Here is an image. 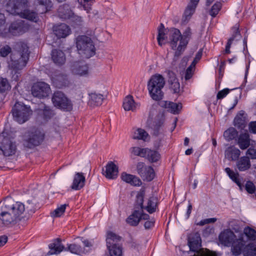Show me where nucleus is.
Listing matches in <instances>:
<instances>
[{"instance_id": "obj_1", "label": "nucleus", "mask_w": 256, "mask_h": 256, "mask_svg": "<svg viewBox=\"0 0 256 256\" xmlns=\"http://www.w3.org/2000/svg\"><path fill=\"white\" fill-rule=\"evenodd\" d=\"M16 48L17 50L11 54L8 62L9 67L15 70H20L26 66L30 55L28 47L24 42H18Z\"/></svg>"}, {"instance_id": "obj_2", "label": "nucleus", "mask_w": 256, "mask_h": 256, "mask_svg": "<svg viewBox=\"0 0 256 256\" xmlns=\"http://www.w3.org/2000/svg\"><path fill=\"white\" fill-rule=\"evenodd\" d=\"M27 2V0H8L6 5L7 10L13 14L20 12L24 18L36 22L38 20V14L34 11L24 10Z\"/></svg>"}, {"instance_id": "obj_3", "label": "nucleus", "mask_w": 256, "mask_h": 256, "mask_svg": "<svg viewBox=\"0 0 256 256\" xmlns=\"http://www.w3.org/2000/svg\"><path fill=\"white\" fill-rule=\"evenodd\" d=\"M165 85V80L162 75L156 74L152 75L148 82V89L152 98L154 100H161L164 96L162 89Z\"/></svg>"}, {"instance_id": "obj_4", "label": "nucleus", "mask_w": 256, "mask_h": 256, "mask_svg": "<svg viewBox=\"0 0 256 256\" xmlns=\"http://www.w3.org/2000/svg\"><path fill=\"white\" fill-rule=\"evenodd\" d=\"M76 46L78 54L82 57L89 58L96 54V48L92 38L86 36H78Z\"/></svg>"}, {"instance_id": "obj_5", "label": "nucleus", "mask_w": 256, "mask_h": 256, "mask_svg": "<svg viewBox=\"0 0 256 256\" xmlns=\"http://www.w3.org/2000/svg\"><path fill=\"white\" fill-rule=\"evenodd\" d=\"M16 150V142H13L10 134L3 131L0 134V150L6 156L15 154Z\"/></svg>"}, {"instance_id": "obj_6", "label": "nucleus", "mask_w": 256, "mask_h": 256, "mask_svg": "<svg viewBox=\"0 0 256 256\" xmlns=\"http://www.w3.org/2000/svg\"><path fill=\"white\" fill-rule=\"evenodd\" d=\"M121 238L112 232L107 234L106 246L108 250V256H122V248L118 242Z\"/></svg>"}, {"instance_id": "obj_7", "label": "nucleus", "mask_w": 256, "mask_h": 256, "mask_svg": "<svg viewBox=\"0 0 256 256\" xmlns=\"http://www.w3.org/2000/svg\"><path fill=\"white\" fill-rule=\"evenodd\" d=\"M12 112L14 120L22 124L29 119L32 111L30 106L16 102L12 108Z\"/></svg>"}, {"instance_id": "obj_8", "label": "nucleus", "mask_w": 256, "mask_h": 256, "mask_svg": "<svg viewBox=\"0 0 256 256\" xmlns=\"http://www.w3.org/2000/svg\"><path fill=\"white\" fill-rule=\"evenodd\" d=\"M2 204L4 206V209L8 210L18 221L23 217L22 214L26 210L25 205L23 203L16 202L10 197H7Z\"/></svg>"}, {"instance_id": "obj_9", "label": "nucleus", "mask_w": 256, "mask_h": 256, "mask_svg": "<svg viewBox=\"0 0 256 256\" xmlns=\"http://www.w3.org/2000/svg\"><path fill=\"white\" fill-rule=\"evenodd\" d=\"M55 107L66 112H70L72 109V104L70 100L62 92H55L52 98Z\"/></svg>"}, {"instance_id": "obj_10", "label": "nucleus", "mask_w": 256, "mask_h": 256, "mask_svg": "<svg viewBox=\"0 0 256 256\" xmlns=\"http://www.w3.org/2000/svg\"><path fill=\"white\" fill-rule=\"evenodd\" d=\"M45 134L42 130L36 129L30 131L28 137L24 140V146L29 148H33L40 145L44 141Z\"/></svg>"}, {"instance_id": "obj_11", "label": "nucleus", "mask_w": 256, "mask_h": 256, "mask_svg": "<svg viewBox=\"0 0 256 256\" xmlns=\"http://www.w3.org/2000/svg\"><path fill=\"white\" fill-rule=\"evenodd\" d=\"M18 222L8 210L4 209V206L2 204L0 208V226L10 227Z\"/></svg>"}, {"instance_id": "obj_12", "label": "nucleus", "mask_w": 256, "mask_h": 256, "mask_svg": "<svg viewBox=\"0 0 256 256\" xmlns=\"http://www.w3.org/2000/svg\"><path fill=\"white\" fill-rule=\"evenodd\" d=\"M138 174L144 180L152 181L155 176L154 170L151 166H146L144 163L139 162L136 166Z\"/></svg>"}, {"instance_id": "obj_13", "label": "nucleus", "mask_w": 256, "mask_h": 256, "mask_svg": "<svg viewBox=\"0 0 256 256\" xmlns=\"http://www.w3.org/2000/svg\"><path fill=\"white\" fill-rule=\"evenodd\" d=\"M50 90L48 84L44 82H38L34 84L32 88V95L38 98H44L47 97Z\"/></svg>"}, {"instance_id": "obj_14", "label": "nucleus", "mask_w": 256, "mask_h": 256, "mask_svg": "<svg viewBox=\"0 0 256 256\" xmlns=\"http://www.w3.org/2000/svg\"><path fill=\"white\" fill-rule=\"evenodd\" d=\"M192 32L190 27L186 28L182 34H181L180 42L178 45V50L174 53L175 57H179L184 52L192 38Z\"/></svg>"}, {"instance_id": "obj_15", "label": "nucleus", "mask_w": 256, "mask_h": 256, "mask_svg": "<svg viewBox=\"0 0 256 256\" xmlns=\"http://www.w3.org/2000/svg\"><path fill=\"white\" fill-rule=\"evenodd\" d=\"M170 44L172 50H175L176 52L178 50V42L179 43L181 40V32L180 30L176 28H172L169 34Z\"/></svg>"}, {"instance_id": "obj_16", "label": "nucleus", "mask_w": 256, "mask_h": 256, "mask_svg": "<svg viewBox=\"0 0 256 256\" xmlns=\"http://www.w3.org/2000/svg\"><path fill=\"white\" fill-rule=\"evenodd\" d=\"M50 251L47 253V255L58 254H60L63 250L66 251L64 246L62 244V240L60 238H57L52 240V242L48 245Z\"/></svg>"}, {"instance_id": "obj_17", "label": "nucleus", "mask_w": 256, "mask_h": 256, "mask_svg": "<svg viewBox=\"0 0 256 256\" xmlns=\"http://www.w3.org/2000/svg\"><path fill=\"white\" fill-rule=\"evenodd\" d=\"M86 178L82 172H76L74 175L73 182L70 186L72 189L78 190L83 188L85 185Z\"/></svg>"}, {"instance_id": "obj_18", "label": "nucleus", "mask_w": 256, "mask_h": 256, "mask_svg": "<svg viewBox=\"0 0 256 256\" xmlns=\"http://www.w3.org/2000/svg\"><path fill=\"white\" fill-rule=\"evenodd\" d=\"M54 110L49 106L44 104L42 108L38 110V116L44 122H47L55 115Z\"/></svg>"}, {"instance_id": "obj_19", "label": "nucleus", "mask_w": 256, "mask_h": 256, "mask_svg": "<svg viewBox=\"0 0 256 256\" xmlns=\"http://www.w3.org/2000/svg\"><path fill=\"white\" fill-rule=\"evenodd\" d=\"M53 30L58 38H66L70 34L71 32L69 26L64 24L54 26Z\"/></svg>"}, {"instance_id": "obj_20", "label": "nucleus", "mask_w": 256, "mask_h": 256, "mask_svg": "<svg viewBox=\"0 0 256 256\" xmlns=\"http://www.w3.org/2000/svg\"><path fill=\"white\" fill-rule=\"evenodd\" d=\"M118 172V166L112 162H110L106 166V171L104 174L108 179H115Z\"/></svg>"}, {"instance_id": "obj_21", "label": "nucleus", "mask_w": 256, "mask_h": 256, "mask_svg": "<svg viewBox=\"0 0 256 256\" xmlns=\"http://www.w3.org/2000/svg\"><path fill=\"white\" fill-rule=\"evenodd\" d=\"M240 154V150L234 146H230L224 151L225 158L230 161L238 160Z\"/></svg>"}, {"instance_id": "obj_22", "label": "nucleus", "mask_w": 256, "mask_h": 256, "mask_svg": "<svg viewBox=\"0 0 256 256\" xmlns=\"http://www.w3.org/2000/svg\"><path fill=\"white\" fill-rule=\"evenodd\" d=\"M158 207V200L157 197L150 196L144 206V210H146L149 214H152L157 211Z\"/></svg>"}, {"instance_id": "obj_23", "label": "nucleus", "mask_w": 256, "mask_h": 256, "mask_svg": "<svg viewBox=\"0 0 256 256\" xmlns=\"http://www.w3.org/2000/svg\"><path fill=\"white\" fill-rule=\"evenodd\" d=\"M246 114L244 110H240L234 118V123L238 129H244L246 125Z\"/></svg>"}, {"instance_id": "obj_24", "label": "nucleus", "mask_w": 256, "mask_h": 256, "mask_svg": "<svg viewBox=\"0 0 256 256\" xmlns=\"http://www.w3.org/2000/svg\"><path fill=\"white\" fill-rule=\"evenodd\" d=\"M58 16L64 20H69L74 14L68 4H64L60 6L58 10Z\"/></svg>"}, {"instance_id": "obj_25", "label": "nucleus", "mask_w": 256, "mask_h": 256, "mask_svg": "<svg viewBox=\"0 0 256 256\" xmlns=\"http://www.w3.org/2000/svg\"><path fill=\"white\" fill-rule=\"evenodd\" d=\"M201 238L200 234L196 233L190 236L188 240V244L191 250L196 252L201 246Z\"/></svg>"}, {"instance_id": "obj_26", "label": "nucleus", "mask_w": 256, "mask_h": 256, "mask_svg": "<svg viewBox=\"0 0 256 256\" xmlns=\"http://www.w3.org/2000/svg\"><path fill=\"white\" fill-rule=\"evenodd\" d=\"M88 104L90 106H97L102 105L104 99V96L102 94L96 92H91L88 94Z\"/></svg>"}, {"instance_id": "obj_27", "label": "nucleus", "mask_w": 256, "mask_h": 256, "mask_svg": "<svg viewBox=\"0 0 256 256\" xmlns=\"http://www.w3.org/2000/svg\"><path fill=\"white\" fill-rule=\"evenodd\" d=\"M51 55L52 58L56 64L61 66L65 62V54L62 50L54 49L52 51Z\"/></svg>"}, {"instance_id": "obj_28", "label": "nucleus", "mask_w": 256, "mask_h": 256, "mask_svg": "<svg viewBox=\"0 0 256 256\" xmlns=\"http://www.w3.org/2000/svg\"><path fill=\"white\" fill-rule=\"evenodd\" d=\"M121 178L123 181L134 186H140L142 183L138 177L126 172L122 174Z\"/></svg>"}, {"instance_id": "obj_29", "label": "nucleus", "mask_w": 256, "mask_h": 256, "mask_svg": "<svg viewBox=\"0 0 256 256\" xmlns=\"http://www.w3.org/2000/svg\"><path fill=\"white\" fill-rule=\"evenodd\" d=\"M66 251H69L72 254L78 255H82L88 252L86 248L76 243L68 244V246L66 248Z\"/></svg>"}, {"instance_id": "obj_30", "label": "nucleus", "mask_w": 256, "mask_h": 256, "mask_svg": "<svg viewBox=\"0 0 256 256\" xmlns=\"http://www.w3.org/2000/svg\"><path fill=\"white\" fill-rule=\"evenodd\" d=\"M238 144L240 149H246L250 145L249 134L246 132L240 134L238 138Z\"/></svg>"}, {"instance_id": "obj_31", "label": "nucleus", "mask_w": 256, "mask_h": 256, "mask_svg": "<svg viewBox=\"0 0 256 256\" xmlns=\"http://www.w3.org/2000/svg\"><path fill=\"white\" fill-rule=\"evenodd\" d=\"M132 138L134 140H142L146 142L150 139L148 134L144 129L137 128L134 129Z\"/></svg>"}, {"instance_id": "obj_32", "label": "nucleus", "mask_w": 256, "mask_h": 256, "mask_svg": "<svg viewBox=\"0 0 256 256\" xmlns=\"http://www.w3.org/2000/svg\"><path fill=\"white\" fill-rule=\"evenodd\" d=\"M236 160V166L240 172L248 170L251 166L250 158L248 156H242Z\"/></svg>"}, {"instance_id": "obj_33", "label": "nucleus", "mask_w": 256, "mask_h": 256, "mask_svg": "<svg viewBox=\"0 0 256 256\" xmlns=\"http://www.w3.org/2000/svg\"><path fill=\"white\" fill-rule=\"evenodd\" d=\"M145 193V190L144 188H141L137 193L134 203V210H140L142 212L144 206V201Z\"/></svg>"}, {"instance_id": "obj_34", "label": "nucleus", "mask_w": 256, "mask_h": 256, "mask_svg": "<svg viewBox=\"0 0 256 256\" xmlns=\"http://www.w3.org/2000/svg\"><path fill=\"white\" fill-rule=\"evenodd\" d=\"M196 6L190 4H188L186 6L182 17V22L187 23L192 18V16L194 14Z\"/></svg>"}, {"instance_id": "obj_35", "label": "nucleus", "mask_w": 256, "mask_h": 256, "mask_svg": "<svg viewBox=\"0 0 256 256\" xmlns=\"http://www.w3.org/2000/svg\"><path fill=\"white\" fill-rule=\"evenodd\" d=\"M140 210H134L126 220V222L131 226H136L140 222Z\"/></svg>"}, {"instance_id": "obj_36", "label": "nucleus", "mask_w": 256, "mask_h": 256, "mask_svg": "<svg viewBox=\"0 0 256 256\" xmlns=\"http://www.w3.org/2000/svg\"><path fill=\"white\" fill-rule=\"evenodd\" d=\"M225 172L228 176L230 178L235 182L237 186L242 189V184L239 178L240 175L238 172H235L232 170L230 168H226L224 170Z\"/></svg>"}, {"instance_id": "obj_37", "label": "nucleus", "mask_w": 256, "mask_h": 256, "mask_svg": "<svg viewBox=\"0 0 256 256\" xmlns=\"http://www.w3.org/2000/svg\"><path fill=\"white\" fill-rule=\"evenodd\" d=\"M148 151L146 152V158L150 162H156L160 158V154L159 152L155 150H152L147 148Z\"/></svg>"}, {"instance_id": "obj_38", "label": "nucleus", "mask_w": 256, "mask_h": 256, "mask_svg": "<svg viewBox=\"0 0 256 256\" xmlns=\"http://www.w3.org/2000/svg\"><path fill=\"white\" fill-rule=\"evenodd\" d=\"M122 106L124 110L126 111H133L136 108V104L132 96H128L124 99Z\"/></svg>"}, {"instance_id": "obj_39", "label": "nucleus", "mask_w": 256, "mask_h": 256, "mask_svg": "<svg viewBox=\"0 0 256 256\" xmlns=\"http://www.w3.org/2000/svg\"><path fill=\"white\" fill-rule=\"evenodd\" d=\"M72 72L78 75L85 76L88 74V66L87 64H80L78 63L74 66Z\"/></svg>"}, {"instance_id": "obj_40", "label": "nucleus", "mask_w": 256, "mask_h": 256, "mask_svg": "<svg viewBox=\"0 0 256 256\" xmlns=\"http://www.w3.org/2000/svg\"><path fill=\"white\" fill-rule=\"evenodd\" d=\"M164 122V117L162 115L156 116L155 120L154 122L152 129L154 130V134L158 135L160 128L162 126Z\"/></svg>"}, {"instance_id": "obj_41", "label": "nucleus", "mask_w": 256, "mask_h": 256, "mask_svg": "<svg viewBox=\"0 0 256 256\" xmlns=\"http://www.w3.org/2000/svg\"><path fill=\"white\" fill-rule=\"evenodd\" d=\"M238 131L234 128H228L224 133V136L228 142L235 139L238 136Z\"/></svg>"}, {"instance_id": "obj_42", "label": "nucleus", "mask_w": 256, "mask_h": 256, "mask_svg": "<svg viewBox=\"0 0 256 256\" xmlns=\"http://www.w3.org/2000/svg\"><path fill=\"white\" fill-rule=\"evenodd\" d=\"M244 248V244L243 242H237L233 244L232 250V254L234 256L240 255Z\"/></svg>"}, {"instance_id": "obj_43", "label": "nucleus", "mask_w": 256, "mask_h": 256, "mask_svg": "<svg viewBox=\"0 0 256 256\" xmlns=\"http://www.w3.org/2000/svg\"><path fill=\"white\" fill-rule=\"evenodd\" d=\"M244 256H256V246L254 244L246 246L244 250Z\"/></svg>"}, {"instance_id": "obj_44", "label": "nucleus", "mask_w": 256, "mask_h": 256, "mask_svg": "<svg viewBox=\"0 0 256 256\" xmlns=\"http://www.w3.org/2000/svg\"><path fill=\"white\" fill-rule=\"evenodd\" d=\"M167 108L170 112L174 114H178L182 108V104L181 103H175L174 102H169Z\"/></svg>"}, {"instance_id": "obj_45", "label": "nucleus", "mask_w": 256, "mask_h": 256, "mask_svg": "<svg viewBox=\"0 0 256 256\" xmlns=\"http://www.w3.org/2000/svg\"><path fill=\"white\" fill-rule=\"evenodd\" d=\"M130 152L134 155L142 158L146 156V152L148 151L147 148H140L138 146H134L130 148Z\"/></svg>"}, {"instance_id": "obj_46", "label": "nucleus", "mask_w": 256, "mask_h": 256, "mask_svg": "<svg viewBox=\"0 0 256 256\" xmlns=\"http://www.w3.org/2000/svg\"><path fill=\"white\" fill-rule=\"evenodd\" d=\"M38 3L43 7V10L41 13H46L50 10L52 6V4L50 0H36Z\"/></svg>"}, {"instance_id": "obj_47", "label": "nucleus", "mask_w": 256, "mask_h": 256, "mask_svg": "<svg viewBox=\"0 0 256 256\" xmlns=\"http://www.w3.org/2000/svg\"><path fill=\"white\" fill-rule=\"evenodd\" d=\"M219 240L222 243L225 245L230 244L232 242L231 236L228 232H221L219 236Z\"/></svg>"}, {"instance_id": "obj_48", "label": "nucleus", "mask_w": 256, "mask_h": 256, "mask_svg": "<svg viewBox=\"0 0 256 256\" xmlns=\"http://www.w3.org/2000/svg\"><path fill=\"white\" fill-rule=\"evenodd\" d=\"M24 205L26 208L25 211L27 212L28 216L34 214L38 208V207L36 206L34 202L32 200H28L26 202V204Z\"/></svg>"}, {"instance_id": "obj_49", "label": "nucleus", "mask_w": 256, "mask_h": 256, "mask_svg": "<svg viewBox=\"0 0 256 256\" xmlns=\"http://www.w3.org/2000/svg\"><path fill=\"white\" fill-rule=\"evenodd\" d=\"M70 20V24L74 28L82 26L83 24L82 18L75 15L74 14Z\"/></svg>"}, {"instance_id": "obj_50", "label": "nucleus", "mask_w": 256, "mask_h": 256, "mask_svg": "<svg viewBox=\"0 0 256 256\" xmlns=\"http://www.w3.org/2000/svg\"><path fill=\"white\" fill-rule=\"evenodd\" d=\"M244 232L249 240H256V230L248 226L244 228Z\"/></svg>"}, {"instance_id": "obj_51", "label": "nucleus", "mask_w": 256, "mask_h": 256, "mask_svg": "<svg viewBox=\"0 0 256 256\" xmlns=\"http://www.w3.org/2000/svg\"><path fill=\"white\" fill-rule=\"evenodd\" d=\"M222 3L219 2H216L212 6L210 10L209 14L212 17L214 18L218 14V12L222 8Z\"/></svg>"}, {"instance_id": "obj_52", "label": "nucleus", "mask_w": 256, "mask_h": 256, "mask_svg": "<svg viewBox=\"0 0 256 256\" xmlns=\"http://www.w3.org/2000/svg\"><path fill=\"white\" fill-rule=\"evenodd\" d=\"M170 88L173 92V93L178 94L180 91V84L178 80L174 82H168Z\"/></svg>"}, {"instance_id": "obj_53", "label": "nucleus", "mask_w": 256, "mask_h": 256, "mask_svg": "<svg viewBox=\"0 0 256 256\" xmlns=\"http://www.w3.org/2000/svg\"><path fill=\"white\" fill-rule=\"evenodd\" d=\"M68 204H64L61 205L60 207L56 208L52 212V216L54 217H60L62 216L65 212L66 207L68 206Z\"/></svg>"}, {"instance_id": "obj_54", "label": "nucleus", "mask_w": 256, "mask_h": 256, "mask_svg": "<svg viewBox=\"0 0 256 256\" xmlns=\"http://www.w3.org/2000/svg\"><path fill=\"white\" fill-rule=\"evenodd\" d=\"M10 86L6 78H0V92H4L10 89Z\"/></svg>"}, {"instance_id": "obj_55", "label": "nucleus", "mask_w": 256, "mask_h": 256, "mask_svg": "<svg viewBox=\"0 0 256 256\" xmlns=\"http://www.w3.org/2000/svg\"><path fill=\"white\" fill-rule=\"evenodd\" d=\"M12 52V48L8 45H5L0 48V56L5 58Z\"/></svg>"}, {"instance_id": "obj_56", "label": "nucleus", "mask_w": 256, "mask_h": 256, "mask_svg": "<svg viewBox=\"0 0 256 256\" xmlns=\"http://www.w3.org/2000/svg\"><path fill=\"white\" fill-rule=\"evenodd\" d=\"M164 30H158V35L157 36L158 42L159 46H162L165 44L164 40L166 38Z\"/></svg>"}, {"instance_id": "obj_57", "label": "nucleus", "mask_w": 256, "mask_h": 256, "mask_svg": "<svg viewBox=\"0 0 256 256\" xmlns=\"http://www.w3.org/2000/svg\"><path fill=\"white\" fill-rule=\"evenodd\" d=\"M246 190L250 194H252L254 192L256 187L251 181H248L245 186Z\"/></svg>"}, {"instance_id": "obj_58", "label": "nucleus", "mask_w": 256, "mask_h": 256, "mask_svg": "<svg viewBox=\"0 0 256 256\" xmlns=\"http://www.w3.org/2000/svg\"><path fill=\"white\" fill-rule=\"evenodd\" d=\"M194 69V68L190 66L186 69L184 74V79L186 80H188L192 77Z\"/></svg>"}, {"instance_id": "obj_59", "label": "nucleus", "mask_w": 256, "mask_h": 256, "mask_svg": "<svg viewBox=\"0 0 256 256\" xmlns=\"http://www.w3.org/2000/svg\"><path fill=\"white\" fill-rule=\"evenodd\" d=\"M230 90L228 88H226L222 90L219 91L216 95L218 100H222L225 98L227 94L230 92Z\"/></svg>"}, {"instance_id": "obj_60", "label": "nucleus", "mask_w": 256, "mask_h": 256, "mask_svg": "<svg viewBox=\"0 0 256 256\" xmlns=\"http://www.w3.org/2000/svg\"><path fill=\"white\" fill-rule=\"evenodd\" d=\"M216 218H208L204 220H201L198 223V225L203 226L206 224L214 223L216 221Z\"/></svg>"}, {"instance_id": "obj_61", "label": "nucleus", "mask_w": 256, "mask_h": 256, "mask_svg": "<svg viewBox=\"0 0 256 256\" xmlns=\"http://www.w3.org/2000/svg\"><path fill=\"white\" fill-rule=\"evenodd\" d=\"M202 56V50H200L196 54L195 58L190 66L195 68L196 64L200 60Z\"/></svg>"}, {"instance_id": "obj_62", "label": "nucleus", "mask_w": 256, "mask_h": 256, "mask_svg": "<svg viewBox=\"0 0 256 256\" xmlns=\"http://www.w3.org/2000/svg\"><path fill=\"white\" fill-rule=\"evenodd\" d=\"M233 33L232 36L228 40H232V42L235 40L238 36H240V31L239 30L238 26H236L232 28Z\"/></svg>"}, {"instance_id": "obj_63", "label": "nucleus", "mask_w": 256, "mask_h": 256, "mask_svg": "<svg viewBox=\"0 0 256 256\" xmlns=\"http://www.w3.org/2000/svg\"><path fill=\"white\" fill-rule=\"evenodd\" d=\"M156 222L155 218H152L150 220H146L144 224V227L146 230H149L152 228Z\"/></svg>"}, {"instance_id": "obj_64", "label": "nucleus", "mask_w": 256, "mask_h": 256, "mask_svg": "<svg viewBox=\"0 0 256 256\" xmlns=\"http://www.w3.org/2000/svg\"><path fill=\"white\" fill-rule=\"evenodd\" d=\"M82 242L84 244V248H88V249L87 250L90 251V248L93 246L94 244V240H88V239H84L83 238H82Z\"/></svg>"}]
</instances>
